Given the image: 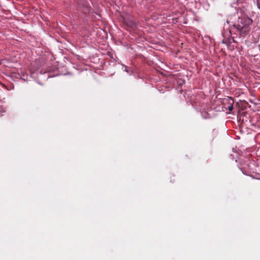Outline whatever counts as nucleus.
<instances>
[{
    "mask_svg": "<svg viewBox=\"0 0 260 260\" xmlns=\"http://www.w3.org/2000/svg\"><path fill=\"white\" fill-rule=\"evenodd\" d=\"M253 20L245 15L238 17V20L234 23L233 26L240 38H245L250 31Z\"/></svg>",
    "mask_w": 260,
    "mask_h": 260,
    "instance_id": "obj_1",
    "label": "nucleus"
},
{
    "mask_svg": "<svg viewBox=\"0 0 260 260\" xmlns=\"http://www.w3.org/2000/svg\"><path fill=\"white\" fill-rule=\"evenodd\" d=\"M77 9L79 11H81L83 13L86 14L89 13L90 7L89 4L84 1H81L77 7Z\"/></svg>",
    "mask_w": 260,
    "mask_h": 260,
    "instance_id": "obj_2",
    "label": "nucleus"
},
{
    "mask_svg": "<svg viewBox=\"0 0 260 260\" xmlns=\"http://www.w3.org/2000/svg\"><path fill=\"white\" fill-rule=\"evenodd\" d=\"M228 110L230 111H232L233 109V105H231L230 106H229L228 107Z\"/></svg>",
    "mask_w": 260,
    "mask_h": 260,
    "instance_id": "obj_3",
    "label": "nucleus"
}]
</instances>
